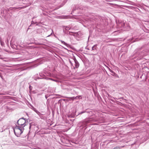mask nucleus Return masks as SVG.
<instances>
[{"mask_svg":"<svg viewBox=\"0 0 149 149\" xmlns=\"http://www.w3.org/2000/svg\"><path fill=\"white\" fill-rule=\"evenodd\" d=\"M16 127L13 128L14 133L17 137H19L23 132V128L21 127H19L16 125Z\"/></svg>","mask_w":149,"mask_h":149,"instance_id":"nucleus-1","label":"nucleus"},{"mask_svg":"<svg viewBox=\"0 0 149 149\" xmlns=\"http://www.w3.org/2000/svg\"><path fill=\"white\" fill-rule=\"evenodd\" d=\"M26 118L25 119L23 117L19 119L17 122L18 126L21 127L23 128L26 125Z\"/></svg>","mask_w":149,"mask_h":149,"instance_id":"nucleus-2","label":"nucleus"},{"mask_svg":"<svg viewBox=\"0 0 149 149\" xmlns=\"http://www.w3.org/2000/svg\"><path fill=\"white\" fill-rule=\"evenodd\" d=\"M136 51V50L134 52V55H135V56H137L139 57V58H137V60H140L143 56L146 55L144 54V51H143L142 52L138 51L137 52Z\"/></svg>","mask_w":149,"mask_h":149,"instance_id":"nucleus-3","label":"nucleus"},{"mask_svg":"<svg viewBox=\"0 0 149 149\" xmlns=\"http://www.w3.org/2000/svg\"><path fill=\"white\" fill-rule=\"evenodd\" d=\"M39 75L41 77L40 78L39 77L38 79H47L56 82H60L57 79H54L49 77H47L44 75L42 74V73H40Z\"/></svg>","mask_w":149,"mask_h":149,"instance_id":"nucleus-4","label":"nucleus"},{"mask_svg":"<svg viewBox=\"0 0 149 149\" xmlns=\"http://www.w3.org/2000/svg\"><path fill=\"white\" fill-rule=\"evenodd\" d=\"M97 120L93 117L89 118L86 119L84 120V124H85V125H86L87 123L91 122H95Z\"/></svg>","mask_w":149,"mask_h":149,"instance_id":"nucleus-5","label":"nucleus"},{"mask_svg":"<svg viewBox=\"0 0 149 149\" xmlns=\"http://www.w3.org/2000/svg\"><path fill=\"white\" fill-rule=\"evenodd\" d=\"M84 113H86V115H87L89 116H93V114L92 111L91 110H90L89 111H86L85 110L79 113V114H81Z\"/></svg>","mask_w":149,"mask_h":149,"instance_id":"nucleus-6","label":"nucleus"},{"mask_svg":"<svg viewBox=\"0 0 149 149\" xmlns=\"http://www.w3.org/2000/svg\"><path fill=\"white\" fill-rule=\"evenodd\" d=\"M74 60L75 63V66L73 67V68L74 69H75V68H78L79 65V64L77 60L75 58H74Z\"/></svg>","mask_w":149,"mask_h":149,"instance_id":"nucleus-7","label":"nucleus"},{"mask_svg":"<svg viewBox=\"0 0 149 149\" xmlns=\"http://www.w3.org/2000/svg\"><path fill=\"white\" fill-rule=\"evenodd\" d=\"M63 32H64L65 30L68 31L71 28V27L70 26H64L63 27Z\"/></svg>","mask_w":149,"mask_h":149,"instance_id":"nucleus-8","label":"nucleus"},{"mask_svg":"<svg viewBox=\"0 0 149 149\" xmlns=\"http://www.w3.org/2000/svg\"><path fill=\"white\" fill-rule=\"evenodd\" d=\"M120 26H117L118 27L123 28L124 27L125 23L124 21L120 22Z\"/></svg>","mask_w":149,"mask_h":149,"instance_id":"nucleus-9","label":"nucleus"},{"mask_svg":"<svg viewBox=\"0 0 149 149\" xmlns=\"http://www.w3.org/2000/svg\"><path fill=\"white\" fill-rule=\"evenodd\" d=\"M38 116H39L40 118L42 119H44L45 118V117L44 116H43V115L40 112H39L37 114Z\"/></svg>","mask_w":149,"mask_h":149,"instance_id":"nucleus-10","label":"nucleus"},{"mask_svg":"<svg viewBox=\"0 0 149 149\" xmlns=\"http://www.w3.org/2000/svg\"><path fill=\"white\" fill-rule=\"evenodd\" d=\"M59 40L61 42V43L62 44L64 45H65L67 47H68L69 46V45L66 43L64 41H62V40Z\"/></svg>","mask_w":149,"mask_h":149,"instance_id":"nucleus-11","label":"nucleus"},{"mask_svg":"<svg viewBox=\"0 0 149 149\" xmlns=\"http://www.w3.org/2000/svg\"><path fill=\"white\" fill-rule=\"evenodd\" d=\"M32 109L35 112H36L37 114H38V113L39 112L36 109L34 108V107H32Z\"/></svg>","mask_w":149,"mask_h":149,"instance_id":"nucleus-12","label":"nucleus"},{"mask_svg":"<svg viewBox=\"0 0 149 149\" xmlns=\"http://www.w3.org/2000/svg\"><path fill=\"white\" fill-rule=\"evenodd\" d=\"M122 21H120L119 20H116V22L117 24V25L118 26H120V22H122Z\"/></svg>","mask_w":149,"mask_h":149,"instance_id":"nucleus-13","label":"nucleus"},{"mask_svg":"<svg viewBox=\"0 0 149 149\" xmlns=\"http://www.w3.org/2000/svg\"><path fill=\"white\" fill-rule=\"evenodd\" d=\"M48 74H47V75L48 76H49L50 77H54V78H56V76L55 75H54L53 74H51L50 73H48Z\"/></svg>","mask_w":149,"mask_h":149,"instance_id":"nucleus-14","label":"nucleus"},{"mask_svg":"<svg viewBox=\"0 0 149 149\" xmlns=\"http://www.w3.org/2000/svg\"><path fill=\"white\" fill-rule=\"evenodd\" d=\"M108 68H109V70L113 74V75H115L116 74V73L113 71L112 70H111L108 67Z\"/></svg>","mask_w":149,"mask_h":149,"instance_id":"nucleus-15","label":"nucleus"},{"mask_svg":"<svg viewBox=\"0 0 149 149\" xmlns=\"http://www.w3.org/2000/svg\"><path fill=\"white\" fill-rule=\"evenodd\" d=\"M17 8H15V7H14V8L10 7L9 9H7V10L8 11H9V10H12L13 9H17Z\"/></svg>","mask_w":149,"mask_h":149,"instance_id":"nucleus-16","label":"nucleus"},{"mask_svg":"<svg viewBox=\"0 0 149 149\" xmlns=\"http://www.w3.org/2000/svg\"><path fill=\"white\" fill-rule=\"evenodd\" d=\"M0 42L1 46H3L4 45V42L1 40V39L0 38Z\"/></svg>","mask_w":149,"mask_h":149,"instance_id":"nucleus-17","label":"nucleus"},{"mask_svg":"<svg viewBox=\"0 0 149 149\" xmlns=\"http://www.w3.org/2000/svg\"><path fill=\"white\" fill-rule=\"evenodd\" d=\"M75 99H78L80 98H81V96H77L76 97H75Z\"/></svg>","mask_w":149,"mask_h":149,"instance_id":"nucleus-18","label":"nucleus"},{"mask_svg":"<svg viewBox=\"0 0 149 149\" xmlns=\"http://www.w3.org/2000/svg\"><path fill=\"white\" fill-rule=\"evenodd\" d=\"M68 98L70 99L69 100H74V99H75L74 97H68Z\"/></svg>","mask_w":149,"mask_h":149,"instance_id":"nucleus-19","label":"nucleus"},{"mask_svg":"<svg viewBox=\"0 0 149 149\" xmlns=\"http://www.w3.org/2000/svg\"><path fill=\"white\" fill-rule=\"evenodd\" d=\"M77 8H76V7L75 6H73V11L71 13V14H72V13L73 12V11L76 10L77 9Z\"/></svg>","mask_w":149,"mask_h":149,"instance_id":"nucleus-20","label":"nucleus"},{"mask_svg":"<svg viewBox=\"0 0 149 149\" xmlns=\"http://www.w3.org/2000/svg\"><path fill=\"white\" fill-rule=\"evenodd\" d=\"M123 147V146L122 147H120L119 146H117L116 147H115L114 148H113V149H118V148H120V147Z\"/></svg>","mask_w":149,"mask_h":149,"instance_id":"nucleus-21","label":"nucleus"},{"mask_svg":"<svg viewBox=\"0 0 149 149\" xmlns=\"http://www.w3.org/2000/svg\"><path fill=\"white\" fill-rule=\"evenodd\" d=\"M96 46L95 45H94L93 47H92V50H94L96 49V48L95 47V46Z\"/></svg>","mask_w":149,"mask_h":149,"instance_id":"nucleus-22","label":"nucleus"},{"mask_svg":"<svg viewBox=\"0 0 149 149\" xmlns=\"http://www.w3.org/2000/svg\"><path fill=\"white\" fill-rule=\"evenodd\" d=\"M29 88L30 91H31L33 88V87L31 86V85L29 86Z\"/></svg>","mask_w":149,"mask_h":149,"instance_id":"nucleus-23","label":"nucleus"},{"mask_svg":"<svg viewBox=\"0 0 149 149\" xmlns=\"http://www.w3.org/2000/svg\"><path fill=\"white\" fill-rule=\"evenodd\" d=\"M50 95H45V97L46 99H47V98L50 96Z\"/></svg>","mask_w":149,"mask_h":149,"instance_id":"nucleus-24","label":"nucleus"},{"mask_svg":"<svg viewBox=\"0 0 149 149\" xmlns=\"http://www.w3.org/2000/svg\"><path fill=\"white\" fill-rule=\"evenodd\" d=\"M32 125V123H30V125H29V128L30 129H31V126Z\"/></svg>","mask_w":149,"mask_h":149,"instance_id":"nucleus-25","label":"nucleus"},{"mask_svg":"<svg viewBox=\"0 0 149 149\" xmlns=\"http://www.w3.org/2000/svg\"><path fill=\"white\" fill-rule=\"evenodd\" d=\"M52 33L51 34L49 35L48 36H47V37H49L54 32H53V30H52Z\"/></svg>","mask_w":149,"mask_h":149,"instance_id":"nucleus-26","label":"nucleus"},{"mask_svg":"<svg viewBox=\"0 0 149 149\" xmlns=\"http://www.w3.org/2000/svg\"><path fill=\"white\" fill-rule=\"evenodd\" d=\"M36 23V22H34L33 21L31 22V24H35Z\"/></svg>","mask_w":149,"mask_h":149,"instance_id":"nucleus-27","label":"nucleus"},{"mask_svg":"<svg viewBox=\"0 0 149 149\" xmlns=\"http://www.w3.org/2000/svg\"><path fill=\"white\" fill-rule=\"evenodd\" d=\"M81 32H79L77 33V34L79 36V35L80 34Z\"/></svg>","mask_w":149,"mask_h":149,"instance_id":"nucleus-28","label":"nucleus"},{"mask_svg":"<svg viewBox=\"0 0 149 149\" xmlns=\"http://www.w3.org/2000/svg\"><path fill=\"white\" fill-rule=\"evenodd\" d=\"M69 62H70V64H71V65L73 66V64L72 63V62L70 60Z\"/></svg>","mask_w":149,"mask_h":149,"instance_id":"nucleus-29","label":"nucleus"},{"mask_svg":"<svg viewBox=\"0 0 149 149\" xmlns=\"http://www.w3.org/2000/svg\"><path fill=\"white\" fill-rule=\"evenodd\" d=\"M36 16L34 17H33V18H32V19H33L34 18H36Z\"/></svg>","mask_w":149,"mask_h":149,"instance_id":"nucleus-30","label":"nucleus"},{"mask_svg":"<svg viewBox=\"0 0 149 149\" xmlns=\"http://www.w3.org/2000/svg\"><path fill=\"white\" fill-rule=\"evenodd\" d=\"M10 45H11V46L12 47V42L11 41L10 42Z\"/></svg>","mask_w":149,"mask_h":149,"instance_id":"nucleus-31","label":"nucleus"},{"mask_svg":"<svg viewBox=\"0 0 149 149\" xmlns=\"http://www.w3.org/2000/svg\"><path fill=\"white\" fill-rule=\"evenodd\" d=\"M114 99L116 100V99H117L116 98H114Z\"/></svg>","mask_w":149,"mask_h":149,"instance_id":"nucleus-32","label":"nucleus"},{"mask_svg":"<svg viewBox=\"0 0 149 149\" xmlns=\"http://www.w3.org/2000/svg\"><path fill=\"white\" fill-rule=\"evenodd\" d=\"M0 58L1 59H2L3 58H1H1L0 57Z\"/></svg>","mask_w":149,"mask_h":149,"instance_id":"nucleus-33","label":"nucleus"},{"mask_svg":"<svg viewBox=\"0 0 149 149\" xmlns=\"http://www.w3.org/2000/svg\"><path fill=\"white\" fill-rule=\"evenodd\" d=\"M0 58L1 59H2L3 58H1H1L0 57Z\"/></svg>","mask_w":149,"mask_h":149,"instance_id":"nucleus-34","label":"nucleus"}]
</instances>
